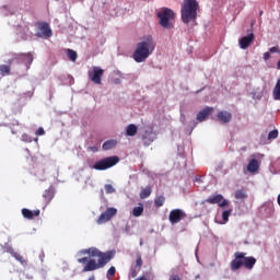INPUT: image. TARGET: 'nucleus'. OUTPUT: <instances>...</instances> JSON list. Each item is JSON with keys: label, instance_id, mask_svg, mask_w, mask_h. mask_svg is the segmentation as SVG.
Wrapping results in <instances>:
<instances>
[{"label": "nucleus", "instance_id": "f257e3e1", "mask_svg": "<svg viewBox=\"0 0 280 280\" xmlns=\"http://www.w3.org/2000/svg\"><path fill=\"white\" fill-rule=\"evenodd\" d=\"M156 48V42L151 35H145L137 44L132 58L137 62H145Z\"/></svg>", "mask_w": 280, "mask_h": 280}, {"label": "nucleus", "instance_id": "f03ea898", "mask_svg": "<svg viewBox=\"0 0 280 280\" xmlns=\"http://www.w3.org/2000/svg\"><path fill=\"white\" fill-rule=\"evenodd\" d=\"M198 0H184L180 10L183 23L186 25L196 23V19H198Z\"/></svg>", "mask_w": 280, "mask_h": 280}, {"label": "nucleus", "instance_id": "7ed1b4c3", "mask_svg": "<svg viewBox=\"0 0 280 280\" xmlns=\"http://www.w3.org/2000/svg\"><path fill=\"white\" fill-rule=\"evenodd\" d=\"M255 264H257V258L249 256L246 257V253L244 252H236L234 254V259L230 264L231 270H240L242 266L246 268L247 270H253L255 268Z\"/></svg>", "mask_w": 280, "mask_h": 280}, {"label": "nucleus", "instance_id": "20e7f679", "mask_svg": "<svg viewBox=\"0 0 280 280\" xmlns=\"http://www.w3.org/2000/svg\"><path fill=\"white\" fill-rule=\"evenodd\" d=\"M158 19H160L161 27H164V30H172V27H174L176 13L170 8H163L158 12Z\"/></svg>", "mask_w": 280, "mask_h": 280}, {"label": "nucleus", "instance_id": "39448f33", "mask_svg": "<svg viewBox=\"0 0 280 280\" xmlns=\"http://www.w3.org/2000/svg\"><path fill=\"white\" fill-rule=\"evenodd\" d=\"M117 163H119V156L117 155L108 156L97 161L93 165V170H97L98 172H104L106 170H110V167H115Z\"/></svg>", "mask_w": 280, "mask_h": 280}, {"label": "nucleus", "instance_id": "423d86ee", "mask_svg": "<svg viewBox=\"0 0 280 280\" xmlns=\"http://www.w3.org/2000/svg\"><path fill=\"white\" fill-rule=\"evenodd\" d=\"M89 80L93 82V84H102V78H104V69L95 66L88 73Z\"/></svg>", "mask_w": 280, "mask_h": 280}, {"label": "nucleus", "instance_id": "0eeeda50", "mask_svg": "<svg viewBox=\"0 0 280 280\" xmlns=\"http://www.w3.org/2000/svg\"><path fill=\"white\" fill-rule=\"evenodd\" d=\"M117 215V210L115 208H107L98 219L96 220V224H106L109 220H113Z\"/></svg>", "mask_w": 280, "mask_h": 280}, {"label": "nucleus", "instance_id": "6e6552de", "mask_svg": "<svg viewBox=\"0 0 280 280\" xmlns=\"http://www.w3.org/2000/svg\"><path fill=\"white\" fill-rule=\"evenodd\" d=\"M185 218H187V213L180 209H173L168 214L171 224H178V222L185 220Z\"/></svg>", "mask_w": 280, "mask_h": 280}, {"label": "nucleus", "instance_id": "1a4fd4ad", "mask_svg": "<svg viewBox=\"0 0 280 280\" xmlns=\"http://www.w3.org/2000/svg\"><path fill=\"white\" fill-rule=\"evenodd\" d=\"M206 202H208V205H219L221 209H224V207H229V200L224 199V196L222 195L209 197L208 199H206Z\"/></svg>", "mask_w": 280, "mask_h": 280}, {"label": "nucleus", "instance_id": "9d476101", "mask_svg": "<svg viewBox=\"0 0 280 280\" xmlns=\"http://www.w3.org/2000/svg\"><path fill=\"white\" fill-rule=\"evenodd\" d=\"M115 257V252H106V253H102L98 255V266L101 268H104V266H106V264H108L113 258Z\"/></svg>", "mask_w": 280, "mask_h": 280}, {"label": "nucleus", "instance_id": "9b49d317", "mask_svg": "<svg viewBox=\"0 0 280 280\" xmlns=\"http://www.w3.org/2000/svg\"><path fill=\"white\" fill-rule=\"evenodd\" d=\"M143 145L148 147L154 143V128L148 127L142 135Z\"/></svg>", "mask_w": 280, "mask_h": 280}, {"label": "nucleus", "instance_id": "f8f14e48", "mask_svg": "<svg viewBox=\"0 0 280 280\" xmlns=\"http://www.w3.org/2000/svg\"><path fill=\"white\" fill-rule=\"evenodd\" d=\"M253 40H255V34L253 33V31H250V33L247 36H244L238 40V45L241 49H248Z\"/></svg>", "mask_w": 280, "mask_h": 280}, {"label": "nucleus", "instance_id": "ddd939ff", "mask_svg": "<svg viewBox=\"0 0 280 280\" xmlns=\"http://www.w3.org/2000/svg\"><path fill=\"white\" fill-rule=\"evenodd\" d=\"M22 215L25 220H34L40 215V210H30L27 208L22 209Z\"/></svg>", "mask_w": 280, "mask_h": 280}, {"label": "nucleus", "instance_id": "4468645a", "mask_svg": "<svg viewBox=\"0 0 280 280\" xmlns=\"http://www.w3.org/2000/svg\"><path fill=\"white\" fill-rule=\"evenodd\" d=\"M217 117L221 124H229L233 119V114L228 110H221L217 114Z\"/></svg>", "mask_w": 280, "mask_h": 280}, {"label": "nucleus", "instance_id": "2eb2a0df", "mask_svg": "<svg viewBox=\"0 0 280 280\" xmlns=\"http://www.w3.org/2000/svg\"><path fill=\"white\" fill-rule=\"evenodd\" d=\"M38 28L42 32L43 36H46V38H51V28L49 27V24L47 22L38 23Z\"/></svg>", "mask_w": 280, "mask_h": 280}, {"label": "nucleus", "instance_id": "dca6fc26", "mask_svg": "<svg viewBox=\"0 0 280 280\" xmlns=\"http://www.w3.org/2000/svg\"><path fill=\"white\" fill-rule=\"evenodd\" d=\"M213 113V107H206L197 114V121H205Z\"/></svg>", "mask_w": 280, "mask_h": 280}, {"label": "nucleus", "instance_id": "f3484780", "mask_svg": "<svg viewBox=\"0 0 280 280\" xmlns=\"http://www.w3.org/2000/svg\"><path fill=\"white\" fill-rule=\"evenodd\" d=\"M100 264L95 259H90L83 268V272H93V270L100 269Z\"/></svg>", "mask_w": 280, "mask_h": 280}, {"label": "nucleus", "instance_id": "a211bd4d", "mask_svg": "<svg viewBox=\"0 0 280 280\" xmlns=\"http://www.w3.org/2000/svg\"><path fill=\"white\" fill-rule=\"evenodd\" d=\"M20 58L23 60L27 69H30L32 62H34V56L32 55V52L21 54Z\"/></svg>", "mask_w": 280, "mask_h": 280}, {"label": "nucleus", "instance_id": "6ab92c4d", "mask_svg": "<svg viewBox=\"0 0 280 280\" xmlns=\"http://www.w3.org/2000/svg\"><path fill=\"white\" fill-rule=\"evenodd\" d=\"M43 200H44L45 207H47V205H49V202L54 200V190L46 189L43 194Z\"/></svg>", "mask_w": 280, "mask_h": 280}, {"label": "nucleus", "instance_id": "aec40b11", "mask_svg": "<svg viewBox=\"0 0 280 280\" xmlns=\"http://www.w3.org/2000/svg\"><path fill=\"white\" fill-rule=\"evenodd\" d=\"M257 170H259V162L256 159H252L247 165V172L253 174L257 172Z\"/></svg>", "mask_w": 280, "mask_h": 280}, {"label": "nucleus", "instance_id": "412c9836", "mask_svg": "<svg viewBox=\"0 0 280 280\" xmlns=\"http://www.w3.org/2000/svg\"><path fill=\"white\" fill-rule=\"evenodd\" d=\"M139 128L135 124H130L126 128V136L127 137H135L138 132Z\"/></svg>", "mask_w": 280, "mask_h": 280}, {"label": "nucleus", "instance_id": "4be33fe9", "mask_svg": "<svg viewBox=\"0 0 280 280\" xmlns=\"http://www.w3.org/2000/svg\"><path fill=\"white\" fill-rule=\"evenodd\" d=\"M152 196V187L147 186L145 188H142L140 191V198L141 200H145V198H150Z\"/></svg>", "mask_w": 280, "mask_h": 280}, {"label": "nucleus", "instance_id": "5701e85b", "mask_svg": "<svg viewBox=\"0 0 280 280\" xmlns=\"http://www.w3.org/2000/svg\"><path fill=\"white\" fill-rule=\"evenodd\" d=\"M12 73V68L10 65H0V75L5 78V75H10Z\"/></svg>", "mask_w": 280, "mask_h": 280}, {"label": "nucleus", "instance_id": "b1692460", "mask_svg": "<svg viewBox=\"0 0 280 280\" xmlns=\"http://www.w3.org/2000/svg\"><path fill=\"white\" fill-rule=\"evenodd\" d=\"M84 255H90V257H100V254L102 252H100V249L95 248V247H91L89 249H84L82 252Z\"/></svg>", "mask_w": 280, "mask_h": 280}, {"label": "nucleus", "instance_id": "393cba45", "mask_svg": "<svg viewBox=\"0 0 280 280\" xmlns=\"http://www.w3.org/2000/svg\"><path fill=\"white\" fill-rule=\"evenodd\" d=\"M116 145H117L116 140H107L103 143L102 148L103 150L107 151V150H113V148H115Z\"/></svg>", "mask_w": 280, "mask_h": 280}, {"label": "nucleus", "instance_id": "a878e982", "mask_svg": "<svg viewBox=\"0 0 280 280\" xmlns=\"http://www.w3.org/2000/svg\"><path fill=\"white\" fill-rule=\"evenodd\" d=\"M132 215L135 218H139V217L143 215V203H139L138 207H135L132 209Z\"/></svg>", "mask_w": 280, "mask_h": 280}, {"label": "nucleus", "instance_id": "bb28decb", "mask_svg": "<svg viewBox=\"0 0 280 280\" xmlns=\"http://www.w3.org/2000/svg\"><path fill=\"white\" fill-rule=\"evenodd\" d=\"M273 100L279 101L280 100V78L278 79L276 86L273 88Z\"/></svg>", "mask_w": 280, "mask_h": 280}, {"label": "nucleus", "instance_id": "cd10ccee", "mask_svg": "<svg viewBox=\"0 0 280 280\" xmlns=\"http://www.w3.org/2000/svg\"><path fill=\"white\" fill-rule=\"evenodd\" d=\"M11 255H12V257H14V259H16V261H20V264L22 266H25L27 264V259H25L23 256H21V254L16 253V252H12Z\"/></svg>", "mask_w": 280, "mask_h": 280}, {"label": "nucleus", "instance_id": "c85d7f7f", "mask_svg": "<svg viewBox=\"0 0 280 280\" xmlns=\"http://www.w3.org/2000/svg\"><path fill=\"white\" fill-rule=\"evenodd\" d=\"M163 205H165V196L160 195L156 196L154 199V206L159 208L163 207Z\"/></svg>", "mask_w": 280, "mask_h": 280}, {"label": "nucleus", "instance_id": "c756f323", "mask_svg": "<svg viewBox=\"0 0 280 280\" xmlns=\"http://www.w3.org/2000/svg\"><path fill=\"white\" fill-rule=\"evenodd\" d=\"M235 198H236V200H244V199H246L247 198L246 190H244V189L236 190Z\"/></svg>", "mask_w": 280, "mask_h": 280}, {"label": "nucleus", "instance_id": "7c9ffc66", "mask_svg": "<svg viewBox=\"0 0 280 280\" xmlns=\"http://www.w3.org/2000/svg\"><path fill=\"white\" fill-rule=\"evenodd\" d=\"M143 267V258L141 257V253L136 254V268H142Z\"/></svg>", "mask_w": 280, "mask_h": 280}, {"label": "nucleus", "instance_id": "2f4dec72", "mask_svg": "<svg viewBox=\"0 0 280 280\" xmlns=\"http://www.w3.org/2000/svg\"><path fill=\"white\" fill-rule=\"evenodd\" d=\"M68 58L69 60H71L72 62H75V60H78V52H75L72 49H68Z\"/></svg>", "mask_w": 280, "mask_h": 280}, {"label": "nucleus", "instance_id": "473e14b6", "mask_svg": "<svg viewBox=\"0 0 280 280\" xmlns=\"http://www.w3.org/2000/svg\"><path fill=\"white\" fill-rule=\"evenodd\" d=\"M231 213H233V209L223 211L222 220H223L224 224H226V222H229V218L231 217Z\"/></svg>", "mask_w": 280, "mask_h": 280}, {"label": "nucleus", "instance_id": "72a5a7b5", "mask_svg": "<svg viewBox=\"0 0 280 280\" xmlns=\"http://www.w3.org/2000/svg\"><path fill=\"white\" fill-rule=\"evenodd\" d=\"M139 272H141V268L139 267H132L130 270V278L135 279V277H137V275H139Z\"/></svg>", "mask_w": 280, "mask_h": 280}, {"label": "nucleus", "instance_id": "f704fd0d", "mask_svg": "<svg viewBox=\"0 0 280 280\" xmlns=\"http://www.w3.org/2000/svg\"><path fill=\"white\" fill-rule=\"evenodd\" d=\"M117 272V269L115 267H110L108 270H107V273H106V278L107 279H113V277H115V273Z\"/></svg>", "mask_w": 280, "mask_h": 280}, {"label": "nucleus", "instance_id": "c9c22d12", "mask_svg": "<svg viewBox=\"0 0 280 280\" xmlns=\"http://www.w3.org/2000/svg\"><path fill=\"white\" fill-rule=\"evenodd\" d=\"M21 141H23L24 143H32L33 139H32V136L27 133H23L21 136Z\"/></svg>", "mask_w": 280, "mask_h": 280}, {"label": "nucleus", "instance_id": "e433bc0d", "mask_svg": "<svg viewBox=\"0 0 280 280\" xmlns=\"http://www.w3.org/2000/svg\"><path fill=\"white\" fill-rule=\"evenodd\" d=\"M277 137H279V131L277 130V129H275V130H272V131H270L269 133H268V139L270 140V139H277Z\"/></svg>", "mask_w": 280, "mask_h": 280}, {"label": "nucleus", "instance_id": "4c0bfd02", "mask_svg": "<svg viewBox=\"0 0 280 280\" xmlns=\"http://www.w3.org/2000/svg\"><path fill=\"white\" fill-rule=\"evenodd\" d=\"M105 191L106 194H115V188L110 184L105 185Z\"/></svg>", "mask_w": 280, "mask_h": 280}, {"label": "nucleus", "instance_id": "58836bf2", "mask_svg": "<svg viewBox=\"0 0 280 280\" xmlns=\"http://www.w3.org/2000/svg\"><path fill=\"white\" fill-rule=\"evenodd\" d=\"M35 135H36L37 137H43V135H45V129H44L43 127H39V128L36 130Z\"/></svg>", "mask_w": 280, "mask_h": 280}, {"label": "nucleus", "instance_id": "ea45409f", "mask_svg": "<svg viewBox=\"0 0 280 280\" xmlns=\"http://www.w3.org/2000/svg\"><path fill=\"white\" fill-rule=\"evenodd\" d=\"M79 264H86L89 261V257H83L78 259Z\"/></svg>", "mask_w": 280, "mask_h": 280}, {"label": "nucleus", "instance_id": "a19ab883", "mask_svg": "<svg viewBox=\"0 0 280 280\" xmlns=\"http://www.w3.org/2000/svg\"><path fill=\"white\" fill-rule=\"evenodd\" d=\"M270 54H277V51H279V48L278 47H271L269 49Z\"/></svg>", "mask_w": 280, "mask_h": 280}, {"label": "nucleus", "instance_id": "79ce46f5", "mask_svg": "<svg viewBox=\"0 0 280 280\" xmlns=\"http://www.w3.org/2000/svg\"><path fill=\"white\" fill-rule=\"evenodd\" d=\"M264 60H270V52H265L264 54Z\"/></svg>", "mask_w": 280, "mask_h": 280}, {"label": "nucleus", "instance_id": "37998d69", "mask_svg": "<svg viewBox=\"0 0 280 280\" xmlns=\"http://www.w3.org/2000/svg\"><path fill=\"white\" fill-rule=\"evenodd\" d=\"M170 280H180L178 275L171 276Z\"/></svg>", "mask_w": 280, "mask_h": 280}, {"label": "nucleus", "instance_id": "c03bdc74", "mask_svg": "<svg viewBox=\"0 0 280 280\" xmlns=\"http://www.w3.org/2000/svg\"><path fill=\"white\" fill-rule=\"evenodd\" d=\"M90 150H92V152H97V147H91Z\"/></svg>", "mask_w": 280, "mask_h": 280}, {"label": "nucleus", "instance_id": "a18cd8bd", "mask_svg": "<svg viewBox=\"0 0 280 280\" xmlns=\"http://www.w3.org/2000/svg\"><path fill=\"white\" fill-rule=\"evenodd\" d=\"M136 280H148V278H145V277L142 276V277L136 279Z\"/></svg>", "mask_w": 280, "mask_h": 280}, {"label": "nucleus", "instance_id": "49530a36", "mask_svg": "<svg viewBox=\"0 0 280 280\" xmlns=\"http://www.w3.org/2000/svg\"><path fill=\"white\" fill-rule=\"evenodd\" d=\"M278 205H279V207H280V194L278 195Z\"/></svg>", "mask_w": 280, "mask_h": 280}, {"label": "nucleus", "instance_id": "de8ad7c7", "mask_svg": "<svg viewBox=\"0 0 280 280\" xmlns=\"http://www.w3.org/2000/svg\"><path fill=\"white\" fill-rule=\"evenodd\" d=\"M88 280H95V276L90 277Z\"/></svg>", "mask_w": 280, "mask_h": 280}, {"label": "nucleus", "instance_id": "09e8293b", "mask_svg": "<svg viewBox=\"0 0 280 280\" xmlns=\"http://www.w3.org/2000/svg\"><path fill=\"white\" fill-rule=\"evenodd\" d=\"M261 14H264V11H260V12H259V16H261Z\"/></svg>", "mask_w": 280, "mask_h": 280}, {"label": "nucleus", "instance_id": "8fccbe9b", "mask_svg": "<svg viewBox=\"0 0 280 280\" xmlns=\"http://www.w3.org/2000/svg\"><path fill=\"white\" fill-rule=\"evenodd\" d=\"M9 65H12V60L9 61Z\"/></svg>", "mask_w": 280, "mask_h": 280}, {"label": "nucleus", "instance_id": "3c124183", "mask_svg": "<svg viewBox=\"0 0 280 280\" xmlns=\"http://www.w3.org/2000/svg\"><path fill=\"white\" fill-rule=\"evenodd\" d=\"M35 141H38V138H36Z\"/></svg>", "mask_w": 280, "mask_h": 280}]
</instances>
